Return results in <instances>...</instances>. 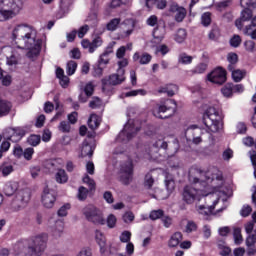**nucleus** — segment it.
<instances>
[{
	"mask_svg": "<svg viewBox=\"0 0 256 256\" xmlns=\"http://www.w3.org/2000/svg\"><path fill=\"white\" fill-rule=\"evenodd\" d=\"M174 39L176 43H183L187 39V30L183 28L178 29Z\"/></svg>",
	"mask_w": 256,
	"mask_h": 256,
	"instance_id": "c9c22d12",
	"label": "nucleus"
},
{
	"mask_svg": "<svg viewBox=\"0 0 256 256\" xmlns=\"http://www.w3.org/2000/svg\"><path fill=\"white\" fill-rule=\"evenodd\" d=\"M105 224L107 223V227L109 229H115V226L117 225V217H115V215L110 214L107 217V220H105Z\"/></svg>",
	"mask_w": 256,
	"mask_h": 256,
	"instance_id": "de8ad7c7",
	"label": "nucleus"
},
{
	"mask_svg": "<svg viewBox=\"0 0 256 256\" xmlns=\"http://www.w3.org/2000/svg\"><path fill=\"white\" fill-rule=\"evenodd\" d=\"M95 239H96L97 244L100 247V253H104L106 251L105 245L107 243V240L105 239L103 232L96 230L95 231Z\"/></svg>",
	"mask_w": 256,
	"mask_h": 256,
	"instance_id": "c85d7f7f",
	"label": "nucleus"
},
{
	"mask_svg": "<svg viewBox=\"0 0 256 256\" xmlns=\"http://www.w3.org/2000/svg\"><path fill=\"white\" fill-rule=\"evenodd\" d=\"M81 45L83 49H88V53H95L99 47H102L103 38H101V36H97L92 41H89V39H83L81 41Z\"/></svg>",
	"mask_w": 256,
	"mask_h": 256,
	"instance_id": "a211bd4d",
	"label": "nucleus"
},
{
	"mask_svg": "<svg viewBox=\"0 0 256 256\" xmlns=\"http://www.w3.org/2000/svg\"><path fill=\"white\" fill-rule=\"evenodd\" d=\"M163 215H164L163 210H153L150 212L149 217L152 221H157V219H161Z\"/></svg>",
	"mask_w": 256,
	"mask_h": 256,
	"instance_id": "5fc2aeb1",
	"label": "nucleus"
},
{
	"mask_svg": "<svg viewBox=\"0 0 256 256\" xmlns=\"http://www.w3.org/2000/svg\"><path fill=\"white\" fill-rule=\"evenodd\" d=\"M47 247V234H42L34 237L32 245L29 246L31 256H41Z\"/></svg>",
	"mask_w": 256,
	"mask_h": 256,
	"instance_id": "1a4fd4ad",
	"label": "nucleus"
},
{
	"mask_svg": "<svg viewBox=\"0 0 256 256\" xmlns=\"http://www.w3.org/2000/svg\"><path fill=\"white\" fill-rule=\"evenodd\" d=\"M222 95H224V97H231V95H233V87L232 84H228L225 87L222 88Z\"/></svg>",
	"mask_w": 256,
	"mask_h": 256,
	"instance_id": "680f3d73",
	"label": "nucleus"
},
{
	"mask_svg": "<svg viewBox=\"0 0 256 256\" xmlns=\"http://www.w3.org/2000/svg\"><path fill=\"white\" fill-rule=\"evenodd\" d=\"M82 181H83V183L88 185L90 191H93V189H95V180H93V178L89 177V175L85 174Z\"/></svg>",
	"mask_w": 256,
	"mask_h": 256,
	"instance_id": "603ef678",
	"label": "nucleus"
},
{
	"mask_svg": "<svg viewBox=\"0 0 256 256\" xmlns=\"http://www.w3.org/2000/svg\"><path fill=\"white\" fill-rule=\"evenodd\" d=\"M67 173L65 172V170L60 169L58 170V172L56 173V181L57 183H67Z\"/></svg>",
	"mask_w": 256,
	"mask_h": 256,
	"instance_id": "37998d69",
	"label": "nucleus"
},
{
	"mask_svg": "<svg viewBox=\"0 0 256 256\" xmlns=\"http://www.w3.org/2000/svg\"><path fill=\"white\" fill-rule=\"evenodd\" d=\"M13 105L7 100L0 99V117H7L11 113Z\"/></svg>",
	"mask_w": 256,
	"mask_h": 256,
	"instance_id": "a878e982",
	"label": "nucleus"
},
{
	"mask_svg": "<svg viewBox=\"0 0 256 256\" xmlns=\"http://www.w3.org/2000/svg\"><path fill=\"white\" fill-rule=\"evenodd\" d=\"M178 63L181 65H191L193 63V56H189L187 53H180L178 56Z\"/></svg>",
	"mask_w": 256,
	"mask_h": 256,
	"instance_id": "f704fd0d",
	"label": "nucleus"
},
{
	"mask_svg": "<svg viewBox=\"0 0 256 256\" xmlns=\"http://www.w3.org/2000/svg\"><path fill=\"white\" fill-rule=\"evenodd\" d=\"M103 105V101L100 100L99 97H93L92 100L89 103L90 109H99Z\"/></svg>",
	"mask_w": 256,
	"mask_h": 256,
	"instance_id": "3c124183",
	"label": "nucleus"
},
{
	"mask_svg": "<svg viewBox=\"0 0 256 256\" xmlns=\"http://www.w3.org/2000/svg\"><path fill=\"white\" fill-rule=\"evenodd\" d=\"M231 5H233V0H224L217 2L215 7L217 11H225V9H228V7H231Z\"/></svg>",
	"mask_w": 256,
	"mask_h": 256,
	"instance_id": "4c0bfd02",
	"label": "nucleus"
},
{
	"mask_svg": "<svg viewBox=\"0 0 256 256\" xmlns=\"http://www.w3.org/2000/svg\"><path fill=\"white\" fill-rule=\"evenodd\" d=\"M115 45H117V42L112 41L110 42L107 47L104 49L103 53L100 54L98 58V66L95 69L96 73L98 75H103V66L109 65L111 61V55L114 53Z\"/></svg>",
	"mask_w": 256,
	"mask_h": 256,
	"instance_id": "6e6552de",
	"label": "nucleus"
},
{
	"mask_svg": "<svg viewBox=\"0 0 256 256\" xmlns=\"http://www.w3.org/2000/svg\"><path fill=\"white\" fill-rule=\"evenodd\" d=\"M227 61L229 62L228 71H233V69H237V62L239 61V57L235 53H229L227 55Z\"/></svg>",
	"mask_w": 256,
	"mask_h": 256,
	"instance_id": "2f4dec72",
	"label": "nucleus"
},
{
	"mask_svg": "<svg viewBox=\"0 0 256 256\" xmlns=\"http://www.w3.org/2000/svg\"><path fill=\"white\" fill-rule=\"evenodd\" d=\"M233 235L234 242L236 243V245H241V243H243V235H241V228H235Z\"/></svg>",
	"mask_w": 256,
	"mask_h": 256,
	"instance_id": "09e8293b",
	"label": "nucleus"
},
{
	"mask_svg": "<svg viewBox=\"0 0 256 256\" xmlns=\"http://www.w3.org/2000/svg\"><path fill=\"white\" fill-rule=\"evenodd\" d=\"M190 183H200L203 187L211 185L213 189L223 187V173L217 167H211L207 171L196 170V176H189Z\"/></svg>",
	"mask_w": 256,
	"mask_h": 256,
	"instance_id": "f03ea898",
	"label": "nucleus"
},
{
	"mask_svg": "<svg viewBox=\"0 0 256 256\" xmlns=\"http://www.w3.org/2000/svg\"><path fill=\"white\" fill-rule=\"evenodd\" d=\"M251 211H253V209L251 208V206L249 205H244L240 211V215L242 217H249V215H251Z\"/></svg>",
	"mask_w": 256,
	"mask_h": 256,
	"instance_id": "69168bd1",
	"label": "nucleus"
},
{
	"mask_svg": "<svg viewBox=\"0 0 256 256\" xmlns=\"http://www.w3.org/2000/svg\"><path fill=\"white\" fill-rule=\"evenodd\" d=\"M76 256H93L91 248H83Z\"/></svg>",
	"mask_w": 256,
	"mask_h": 256,
	"instance_id": "774afa93",
	"label": "nucleus"
},
{
	"mask_svg": "<svg viewBox=\"0 0 256 256\" xmlns=\"http://www.w3.org/2000/svg\"><path fill=\"white\" fill-rule=\"evenodd\" d=\"M88 195H89V190L84 186H80L77 194V198L79 199V201H85Z\"/></svg>",
	"mask_w": 256,
	"mask_h": 256,
	"instance_id": "c03bdc74",
	"label": "nucleus"
},
{
	"mask_svg": "<svg viewBox=\"0 0 256 256\" xmlns=\"http://www.w3.org/2000/svg\"><path fill=\"white\" fill-rule=\"evenodd\" d=\"M0 171L3 175V177H7L8 175H11L13 173V165L11 164H3L0 167Z\"/></svg>",
	"mask_w": 256,
	"mask_h": 256,
	"instance_id": "a18cd8bd",
	"label": "nucleus"
},
{
	"mask_svg": "<svg viewBox=\"0 0 256 256\" xmlns=\"http://www.w3.org/2000/svg\"><path fill=\"white\" fill-rule=\"evenodd\" d=\"M207 79L216 85H223L227 81V71L222 67H218L207 75Z\"/></svg>",
	"mask_w": 256,
	"mask_h": 256,
	"instance_id": "4468645a",
	"label": "nucleus"
},
{
	"mask_svg": "<svg viewBox=\"0 0 256 256\" xmlns=\"http://www.w3.org/2000/svg\"><path fill=\"white\" fill-rule=\"evenodd\" d=\"M201 135H203V131L197 125L189 126L185 131L187 143H193L194 145L203 143Z\"/></svg>",
	"mask_w": 256,
	"mask_h": 256,
	"instance_id": "ddd939ff",
	"label": "nucleus"
},
{
	"mask_svg": "<svg viewBox=\"0 0 256 256\" xmlns=\"http://www.w3.org/2000/svg\"><path fill=\"white\" fill-rule=\"evenodd\" d=\"M64 224L63 221L58 220L54 226L51 227L53 237H61L63 235Z\"/></svg>",
	"mask_w": 256,
	"mask_h": 256,
	"instance_id": "c756f323",
	"label": "nucleus"
},
{
	"mask_svg": "<svg viewBox=\"0 0 256 256\" xmlns=\"http://www.w3.org/2000/svg\"><path fill=\"white\" fill-rule=\"evenodd\" d=\"M58 129L59 131H62V133H69V131H71V124L67 121H62L60 122Z\"/></svg>",
	"mask_w": 256,
	"mask_h": 256,
	"instance_id": "4d7b16f0",
	"label": "nucleus"
},
{
	"mask_svg": "<svg viewBox=\"0 0 256 256\" xmlns=\"http://www.w3.org/2000/svg\"><path fill=\"white\" fill-rule=\"evenodd\" d=\"M197 229V224L194 221H188L186 225V233H193Z\"/></svg>",
	"mask_w": 256,
	"mask_h": 256,
	"instance_id": "338daca9",
	"label": "nucleus"
},
{
	"mask_svg": "<svg viewBox=\"0 0 256 256\" xmlns=\"http://www.w3.org/2000/svg\"><path fill=\"white\" fill-rule=\"evenodd\" d=\"M160 149L165 151L167 157H174L177 151H179V141L175 139L172 142L167 143L163 139L156 140L150 149L151 157H155V159H157V153H159Z\"/></svg>",
	"mask_w": 256,
	"mask_h": 256,
	"instance_id": "39448f33",
	"label": "nucleus"
},
{
	"mask_svg": "<svg viewBox=\"0 0 256 256\" xmlns=\"http://www.w3.org/2000/svg\"><path fill=\"white\" fill-rule=\"evenodd\" d=\"M137 95H141L142 97H144V95H147V91L145 89H138L131 90L125 93V97H137Z\"/></svg>",
	"mask_w": 256,
	"mask_h": 256,
	"instance_id": "49530a36",
	"label": "nucleus"
},
{
	"mask_svg": "<svg viewBox=\"0 0 256 256\" xmlns=\"http://www.w3.org/2000/svg\"><path fill=\"white\" fill-rule=\"evenodd\" d=\"M82 213L86 220L93 225H105V216L103 211L96 206L89 204L82 209Z\"/></svg>",
	"mask_w": 256,
	"mask_h": 256,
	"instance_id": "423d86ee",
	"label": "nucleus"
},
{
	"mask_svg": "<svg viewBox=\"0 0 256 256\" xmlns=\"http://www.w3.org/2000/svg\"><path fill=\"white\" fill-rule=\"evenodd\" d=\"M30 175L32 179H37V177L41 176V167L40 166H34L30 168Z\"/></svg>",
	"mask_w": 256,
	"mask_h": 256,
	"instance_id": "13d9d810",
	"label": "nucleus"
},
{
	"mask_svg": "<svg viewBox=\"0 0 256 256\" xmlns=\"http://www.w3.org/2000/svg\"><path fill=\"white\" fill-rule=\"evenodd\" d=\"M219 203V200H215L213 202V205L211 206H205V205H200L197 207V211L200 215H203L204 217H209L213 213V210L215 209V205Z\"/></svg>",
	"mask_w": 256,
	"mask_h": 256,
	"instance_id": "393cba45",
	"label": "nucleus"
},
{
	"mask_svg": "<svg viewBox=\"0 0 256 256\" xmlns=\"http://www.w3.org/2000/svg\"><path fill=\"white\" fill-rule=\"evenodd\" d=\"M120 241L121 243H129L131 241V232L124 231L120 235Z\"/></svg>",
	"mask_w": 256,
	"mask_h": 256,
	"instance_id": "e2e57ef3",
	"label": "nucleus"
},
{
	"mask_svg": "<svg viewBox=\"0 0 256 256\" xmlns=\"http://www.w3.org/2000/svg\"><path fill=\"white\" fill-rule=\"evenodd\" d=\"M182 199L187 205H193L195 201L201 200V190L187 185L183 188Z\"/></svg>",
	"mask_w": 256,
	"mask_h": 256,
	"instance_id": "f8f14e48",
	"label": "nucleus"
},
{
	"mask_svg": "<svg viewBox=\"0 0 256 256\" xmlns=\"http://www.w3.org/2000/svg\"><path fill=\"white\" fill-rule=\"evenodd\" d=\"M183 240V234L181 232L174 233L169 240V247H177Z\"/></svg>",
	"mask_w": 256,
	"mask_h": 256,
	"instance_id": "72a5a7b5",
	"label": "nucleus"
},
{
	"mask_svg": "<svg viewBox=\"0 0 256 256\" xmlns=\"http://www.w3.org/2000/svg\"><path fill=\"white\" fill-rule=\"evenodd\" d=\"M119 23H121V18H114L108 22L106 29L108 31H116Z\"/></svg>",
	"mask_w": 256,
	"mask_h": 256,
	"instance_id": "58836bf2",
	"label": "nucleus"
},
{
	"mask_svg": "<svg viewBox=\"0 0 256 256\" xmlns=\"http://www.w3.org/2000/svg\"><path fill=\"white\" fill-rule=\"evenodd\" d=\"M28 145H31L32 147H37L39 143H41V136L32 134L27 139Z\"/></svg>",
	"mask_w": 256,
	"mask_h": 256,
	"instance_id": "a19ab883",
	"label": "nucleus"
},
{
	"mask_svg": "<svg viewBox=\"0 0 256 256\" xmlns=\"http://www.w3.org/2000/svg\"><path fill=\"white\" fill-rule=\"evenodd\" d=\"M229 71L232 73V79L233 81H235V83H239L247 75V72L241 69L234 68L233 70H229Z\"/></svg>",
	"mask_w": 256,
	"mask_h": 256,
	"instance_id": "7c9ffc66",
	"label": "nucleus"
},
{
	"mask_svg": "<svg viewBox=\"0 0 256 256\" xmlns=\"http://www.w3.org/2000/svg\"><path fill=\"white\" fill-rule=\"evenodd\" d=\"M155 183V179H153V175L150 173L146 174L144 178V186L148 189H151L153 187V184Z\"/></svg>",
	"mask_w": 256,
	"mask_h": 256,
	"instance_id": "864d4df0",
	"label": "nucleus"
},
{
	"mask_svg": "<svg viewBox=\"0 0 256 256\" xmlns=\"http://www.w3.org/2000/svg\"><path fill=\"white\" fill-rule=\"evenodd\" d=\"M241 36L239 35H234L231 39H230V45L231 47H239V45H241Z\"/></svg>",
	"mask_w": 256,
	"mask_h": 256,
	"instance_id": "0e129e2a",
	"label": "nucleus"
},
{
	"mask_svg": "<svg viewBox=\"0 0 256 256\" xmlns=\"http://www.w3.org/2000/svg\"><path fill=\"white\" fill-rule=\"evenodd\" d=\"M35 153V149L26 148L23 152V157L26 161H31L33 159V154Z\"/></svg>",
	"mask_w": 256,
	"mask_h": 256,
	"instance_id": "bf43d9fd",
	"label": "nucleus"
},
{
	"mask_svg": "<svg viewBox=\"0 0 256 256\" xmlns=\"http://www.w3.org/2000/svg\"><path fill=\"white\" fill-rule=\"evenodd\" d=\"M139 131H141V128L135 127V123H132L131 121H129L124 126L123 131L120 132L119 139H121L122 141H125L124 137L126 136V141H131V139H133V137H135V135H137Z\"/></svg>",
	"mask_w": 256,
	"mask_h": 256,
	"instance_id": "f3484780",
	"label": "nucleus"
},
{
	"mask_svg": "<svg viewBox=\"0 0 256 256\" xmlns=\"http://www.w3.org/2000/svg\"><path fill=\"white\" fill-rule=\"evenodd\" d=\"M203 123L210 133H218L223 129V113L215 107H209L203 114Z\"/></svg>",
	"mask_w": 256,
	"mask_h": 256,
	"instance_id": "7ed1b4c3",
	"label": "nucleus"
},
{
	"mask_svg": "<svg viewBox=\"0 0 256 256\" xmlns=\"http://www.w3.org/2000/svg\"><path fill=\"white\" fill-rule=\"evenodd\" d=\"M101 125V118L97 114H92L88 120V126L95 131Z\"/></svg>",
	"mask_w": 256,
	"mask_h": 256,
	"instance_id": "473e14b6",
	"label": "nucleus"
},
{
	"mask_svg": "<svg viewBox=\"0 0 256 256\" xmlns=\"http://www.w3.org/2000/svg\"><path fill=\"white\" fill-rule=\"evenodd\" d=\"M170 12L176 13L174 18L177 23H183V20L187 17V10L179 5H171Z\"/></svg>",
	"mask_w": 256,
	"mask_h": 256,
	"instance_id": "4be33fe9",
	"label": "nucleus"
},
{
	"mask_svg": "<svg viewBox=\"0 0 256 256\" xmlns=\"http://www.w3.org/2000/svg\"><path fill=\"white\" fill-rule=\"evenodd\" d=\"M176 91H179V87L175 84H167L158 89V93H167L168 97H173Z\"/></svg>",
	"mask_w": 256,
	"mask_h": 256,
	"instance_id": "cd10ccee",
	"label": "nucleus"
},
{
	"mask_svg": "<svg viewBox=\"0 0 256 256\" xmlns=\"http://www.w3.org/2000/svg\"><path fill=\"white\" fill-rule=\"evenodd\" d=\"M119 181L122 185H130L133 181V161L128 160L120 166Z\"/></svg>",
	"mask_w": 256,
	"mask_h": 256,
	"instance_id": "9d476101",
	"label": "nucleus"
},
{
	"mask_svg": "<svg viewBox=\"0 0 256 256\" xmlns=\"http://www.w3.org/2000/svg\"><path fill=\"white\" fill-rule=\"evenodd\" d=\"M82 91L85 93H81L79 95L80 103H87L89 101V97H93V93H95V84L93 82H88L83 88Z\"/></svg>",
	"mask_w": 256,
	"mask_h": 256,
	"instance_id": "aec40b11",
	"label": "nucleus"
},
{
	"mask_svg": "<svg viewBox=\"0 0 256 256\" xmlns=\"http://www.w3.org/2000/svg\"><path fill=\"white\" fill-rule=\"evenodd\" d=\"M55 201H57L55 193H53V190L49 189V186H46L42 194V203L44 207H46V209L53 208Z\"/></svg>",
	"mask_w": 256,
	"mask_h": 256,
	"instance_id": "6ab92c4d",
	"label": "nucleus"
},
{
	"mask_svg": "<svg viewBox=\"0 0 256 256\" xmlns=\"http://www.w3.org/2000/svg\"><path fill=\"white\" fill-rule=\"evenodd\" d=\"M29 201H31V191L29 189L20 190L16 194L14 205L18 209H24V207H27Z\"/></svg>",
	"mask_w": 256,
	"mask_h": 256,
	"instance_id": "dca6fc26",
	"label": "nucleus"
},
{
	"mask_svg": "<svg viewBox=\"0 0 256 256\" xmlns=\"http://www.w3.org/2000/svg\"><path fill=\"white\" fill-rule=\"evenodd\" d=\"M76 71H77V62L70 60L66 66L67 75H70V76L75 75Z\"/></svg>",
	"mask_w": 256,
	"mask_h": 256,
	"instance_id": "ea45409f",
	"label": "nucleus"
},
{
	"mask_svg": "<svg viewBox=\"0 0 256 256\" xmlns=\"http://www.w3.org/2000/svg\"><path fill=\"white\" fill-rule=\"evenodd\" d=\"M19 189V182L17 181H10L5 184L4 186V195L7 197H11L12 195H15V192Z\"/></svg>",
	"mask_w": 256,
	"mask_h": 256,
	"instance_id": "b1692460",
	"label": "nucleus"
},
{
	"mask_svg": "<svg viewBox=\"0 0 256 256\" xmlns=\"http://www.w3.org/2000/svg\"><path fill=\"white\" fill-rule=\"evenodd\" d=\"M71 209V204L67 203L58 210L59 217H67V211Z\"/></svg>",
	"mask_w": 256,
	"mask_h": 256,
	"instance_id": "052dcab7",
	"label": "nucleus"
},
{
	"mask_svg": "<svg viewBox=\"0 0 256 256\" xmlns=\"http://www.w3.org/2000/svg\"><path fill=\"white\" fill-rule=\"evenodd\" d=\"M201 23L204 27H209L211 25V12H205L202 14Z\"/></svg>",
	"mask_w": 256,
	"mask_h": 256,
	"instance_id": "8fccbe9b",
	"label": "nucleus"
},
{
	"mask_svg": "<svg viewBox=\"0 0 256 256\" xmlns=\"http://www.w3.org/2000/svg\"><path fill=\"white\" fill-rule=\"evenodd\" d=\"M93 151H95L93 145L89 144V142L85 140L82 143L80 157H93Z\"/></svg>",
	"mask_w": 256,
	"mask_h": 256,
	"instance_id": "bb28decb",
	"label": "nucleus"
},
{
	"mask_svg": "<svg viewBox=\"0 0 256 256\" xmlns=\"http://www.w3.org/2000/svg\"><path fill=\"white\" fill-rule=\"evenodd\" d=\"M10 37L17 48L7 57L6 63L9 67L19 65L25 49L28 51L26 53L28 59H35L41 53V39L37 38V30L32 26L25 23L16 24L11 28Z\"/></svg>",
	"mask_w": 256,
	"mask_h": 256,
	"instance_id": "f257e3e1",
	"label": "nucleus"
},
{
	"mask_svg": "<svg viewBox=\"0 0 256 256\" xmlns=\"http://www.w3.org/2000/svg\"><path fill=\"white\" fill-rule=\"evenodd\" d=\"M175 111H177V102L173 99H168L154 109L153 113L158 119H169V117L175 115Z\"/></svg>",
	"mask_w": 256,
	"mask_h": 256,
	"instance_id": "0eeeda50",
	"label": "nucleus"
},
{
	"mask_svg": "<svg viewBox=\"0 0 256 256\" xmlns=\"http://www.w3.org/2000/svg\"><path fill=\"white\" fill-rule=\"evenodd\" d=\"M25 0H1L0 1V21H9L15 15H19Z\"/></svg>",
	"mask_w": 256,
	"mask_h": 256,
	"instance_id": "20e7f679",
	"label": "nucleus"
},
{
	"mask_svg": "<svg viewBox=\"0 0 256 256\" xmlns=\"http://www.w3.org/2000/svg\"><path fill=\"white\" fill-rule=\"evenodd\" d=\"M251 19H253V11H251L249 8H244V10L241 12L240 18L235 21L237 29L241 31L245 21H251Z\"/></svg>",
	"mask_w": 256,
	"mask_h": 256,
	"instance_id": "412c9836",
	"label": "nucleus"
},
{
	"mask_svg": "<svg viewBox=\"0 0 256 256\" xmlns=\"http://www.w3.org/2000/svg\"><path fill=\"white\" fill-rule=\"evenodd\" d=\"M207 71V64L200 63L194 69L190 70L191 75H202Z\"/></svg>",
	"mask_w": 256,
	"mask_h": 256,
	"instance_id": "e433bc0d",
	"label": "nucleus"
},
{
	"mask_svg": "<svg viewBox=\"0 0 256 256\" xmlns=\"http://www.w3.org/2000/svg\"><path fill=\"white\" fill-rule=\"evenodd\" d=\"M125 79V69H118L116 73L102 79V89L105 91L109 85H121V83H124Z\"/></svg>",
	"mask_w": 256,
	"mask_h": 256,
	"instance_id": "9b49d317",
	"label": "nucleus"
},
{
	"mask_svg": "<svg viewBox=\"0 0 256 256\" xmlns=\"http://www.w3.org/2000/svg\"><path fill=\"white\" fill-rule=\"evenodd\" d=\"M221 36V32L219 31V28L213 27L211 29V31L208 33V39H210V41H217V39H219V37Z\"/></svg>",
	"mask_w": 256,
	"mask_h": 256,
	"instance_id": "79ce46f5",
	"label": "nucleus"
},
{
	"mask_svg": "<svg viewBox=\"0 0 256 256\" xmlns=\"http://www.w3.org/2000/svg\"><path fill=\"white\" fill-rule=\"evenodd\" d=\"M151 59H153V56L147 52L142 54L135 52L133 55V61L136 63L139 62L140 65H149L151 63Z\"/></svg>",
	"mask_w": 256,
	"mask_h": 256,
	"instance_id": "5701e85b",
	"label": "nucleus"
},
{
	"mask_svg": "<svg viewBox=\"0 0 256 256\" xmlns=\"http://www.w3.org/2000/svg\"><path fill=\"white\" fill-rule=\"evenodd\" d=\"M243 32H244V35H248V37H251V39L256 40V29L253 30L251 25L246 26Z\"/></svg>",
	"mask_w": 256,
	"mask_h": 256,
	"instance_id": "6e6d98bb",
	"label": "nucleus"
},
{
	"mask_svg": "<svg viewBox=\"0 0 256 256\" xmlns=\"http://www.w3.org/2000/svg\"><path fill=\"white\" fill-rule=\"evenodd\" d=\"M3 137L12 143H19V141L25 137V130L22 128H7L3 132Z\"/></svg>",
	"mask_w": 256,
	"mask_h": 256,
	"instance_id": "2eb2a0df",
	"label": "nucleus"
}]
</instances>
